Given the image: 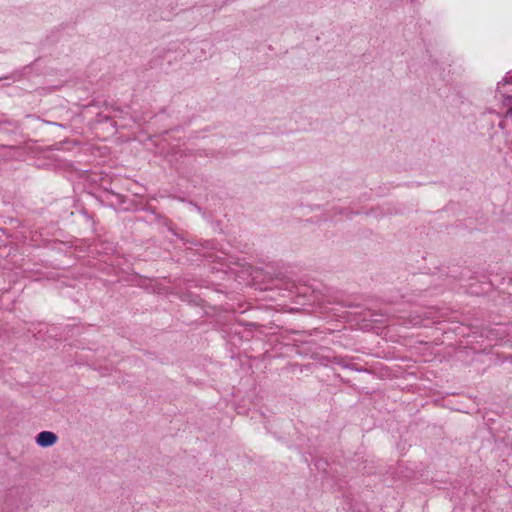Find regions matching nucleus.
Instances as JSON below:
<instances>
[{"label": "nucleus", "mask_w": 512, "mask_h": 512, "mask_svg": "<svg viewBox=\"0 0 512 512\" xmlns=\"http://www.w3.org/2000/svg\"><path fill=\"white\" fill-rule=\"evenodd\" d=\"M58 440V436L51 431H42L40 432L35 441L36 444L40 447L47 448L53 446Z\"/></svg>", "instance_id": "f257e3e1"}, {"label": "nucleus", "mask_w": 512, "mask_h": 512, "mask_svg": "<svg viewBox=\"0 0 512 512\" xmlns=\"http://www.w3.org/2000/svg\"><path fill=\"white\" fill-rule=\"evenodd\" d=\"M37 120L41 121V122H43L45 124H48V125H53V126H57V127L63 128L62 124H59V123H56V122L46 121V120H43V119H40V118H37Z\"/></svg>", "instance_id": "f03ea898"}]
</instances>
